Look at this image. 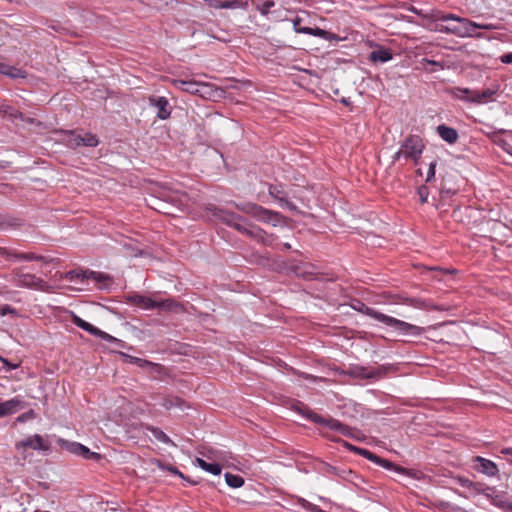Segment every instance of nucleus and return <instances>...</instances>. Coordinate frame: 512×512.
Listing matches in <instances>:
<instances>
[{
  "instance_id": "obj_29",
  "label": "nucleus",
  "mask_w": 512,
  "mask_h": 512,
  "mask_svg": "<svg viewBox=\"0 0 512 512\" xmlns=\"http://www.w3.org/2000/svg\"><path fill=\"white\" fill-rule=\"evenodd\" d=\"M206 3L211 8L215 9H233L238 7V1L232 0V1H222V0H206Z\"/></svg>"
},
{
  "instance_id": "obj_44",
  "label": "nucleus",
  "mask_w": 512,
  "mask_h": 512,
  "mask_svg": "<svg viewBox=\"0 0 512 512\" xmlns=\"http://www.w3.org/2000/svg\"><path fill=\"white\" fill-rule=\"evenodd\" d=\"M269 194L279 201H284L283 192L277 186L270 185Z\"/></svg>"
},
{
  "instance_id": "obj_27",
  "label": "nucleus",
  "mask_w": 512,
  "mask_h": 512,
  "mask_svg": "<svg viewBox=\"0 0 512 512\" xmlns=\"http://www.w3.org/2000/svg\"><path fill=\"white\" fill-rule=\"evenodd\" d=\"M0 74L8 76L12 79L26 77V72L24 70L5 63H0Z\"/></svg>"
},
{
  "instance_id": "obj_12",
  "label": "nucleus",
  "mask_w": 512,
  "mask_h": 512,
  "mask_svg": "<svg viewBox=\"0 0 512 512\" xmlns=\"http://www.w3.org/2000/svg\"><path fill=\"white\" fill-rule=\"evenodd\" d=\"M386 372L387 368L383 366L371 370L363 366H354L349 369L348 374L359 379H380Z\"/></svg>"
},
{
  "instance_id": "obj_52",
  "label": "nucleus",
  "mask_w": 512,
  "mask_h": 512,
  "mask_svg": "<svg viewBox=\"0 0 512 512\" xmlns=\"http://www.w3.org/2000/svg\"><path fill=\"white\" fill-rule=\"evenodd\" d=\"M501 61L506 64H512V52L502 55Z\"/></svg>"
},
{
  "instance_id": "obj_6",
  "label": "nucleus",
  "mask_w": 512,
  "mask_h": 512,
  "mask_svg": "<svg viewBox=\"0 0 512 512\" xmlns=\"http://www.w3.org/2000/svg\"><path fill=\"white\" fill-rule=\"evenodd\" d=\"M424 147L423 141L419 136L409 135L401 144L400 149L394 154L393 161L395 162L399 160L401 156H404L405 158H410L417 163L421 157Z\"/></svg>"
},
{
  "instance_id": "obj_25",
  "label": "nucleus",
  "mask_w": 512,
  "mask_h": 512,
  "mask_svg": "<svg viewBox=\"0 0 512 512\" xmlns=\"http://www.w3.org/2000/svg\"><path fill=\"white\" fill-rule=\"evenodd\" d=\"M437 133L439 136L449 144L457 142L459 135L456 129L446 126L444 124L437 127Z\"/></svg>"
},
{
  "instance_id": "obj_20",
  "label": "nucleus",
  "mask_w": 512,
  "mask_h": 512,
  "mask_svg": "<svg viewBox=\"0 0 512 512\" xmlns=\"http://www.w3.org/2000/svg\"><path fill=\"white\" fill-rule=\"evenodd\" d=\"M377 465H380L382 466L383 468L387 469V470H393L399 474H402V475H405V476H408V477H415L416 476V473L414 472V470H410V469H407V468H404L402 466H399L387 459H384V458H381L380 456H378L376 462H375Z\"/></svg>"
},
{
  "instance_id": "obj_57",
  "label": "nucleus",
  "mask_w": 512,
  "mask_h": 512,
  "mask_svg": "<svg viewBox=\"0 0 512 512\" xmlns=\"http://www.w3.org/2000/svg\"><path fill=\"white\" fill-rule=\"evenodd\" d=\"M510 149H512V147H511V146H509V148H505L506 152H508V153L512 154V152H511V150H510Z\"/></svg>"
},
{
  "instance_id": "obj_43",
  "label": "nucleus",
  "mask_w": 512,
  "mask_h": 512,
  "mask_svg": "<svg viewBox=\"0 0 512 512\" xmlns=\"http://www.w3.org/2000/svg\"><path fill=\"white\" fill-rule=\"evenodd\" d=\"M417 193L419 195L421 203H426L427 200H428V196H429V189H428V187L425 186V185L420 186L418 188Z\"/></svg>"
},
{
  "instance_id": "obj_18",
  "label": "nucleus",
  "mask_w": 512,
  "mask_h": 512,
  "mask_svg": "<svg viewBox=\"0 0 512 512\" xmlns=\"http://www.w3.org/2000/svg\"><path fill=\"white\" fill-rule=\"evenodd\" d=\"M25 405L26 402L19 397L2 402L0 403V417L14 414L23 409Z\"/></svg>"
},
{
  "instance_id": "obj_10",
  "label": "nucleus",
  "mask_w": 512,
  "mask_h": 512,
  "mask_svg": "<svg viewBox=\"0 0 512 512\" xmlns=\"http://www.w3.org/2000/svg\"><path fill=\"white\" fill-rule=\"evenodd\" d=\"M14 278L17 287L48 291L49 285L41 278L29 273H16Z\"/></svg>"
},
{
  "instance_id": "obj_21",
  "label": "nucleus",
  "mask_w": 512,
  "mask_h": 512,
  "mask_svg": "<svg viewBox=\"0 0 512 512\" xmlns=\"http://www.w3.org/2000/svg\"><path fill=\"white\" fill-rule=\"evenodd\" d=\"M166 410H171L173 408H179L180 410H184L189 408V405L185 400L178 396L167 395L161 398V402L159 403Z\"/></svg>"
},
{
  "instance_id": "obj_47",
  "label": "nucleus",
  "mask_w": 512,
  "mask_h": 512,
  "mask_svg": "<svg viewBox=\"0 0 512 512\" xmlns=\"http://www.w3.org/2000/svg\"><path fill=\"white\" fill-rule=\"evenodd\" d=\"M459 482L461 484V486L463 487H467V488H471L472 486H481V483L479 482H473L467 478H460L459 479Z\"/></svg>"
},
{
  "instance_id": "obj_56",
  "label": "nucleus",
  "mask_w": 512,
  "mask_h": 512,
  "mask_svg": "<svg viewBox=\"0 0 512 512\" xmlns=\"http://www.w3.org/2000/svg\"><path fill=\"white\" fill-rule=\"evenodd\" d=\"M213 37H214L215 39H217V40H220V41H224V42L226 41V39H224V38H220V37H218V36H213Z\"/></svg>"
},
{
  "instance_id": "obj_22",
  "label": "nucleus",
  "mask_w": 512,
  "mask_h": 512,
  "mask_svg": "<svg viewBox=\"0 0 512 512\" xmlns=\"http://www.w3.org/2000/svg\"><path fill=\"white\" fill-rule=\"evenodd\" d=\"M393 53L391 49L377 46V48L370 52L368 59L373 63H385L391 60Z\"/></svg>"
},
{
  "instance_id": "obj_26",
  "label": "nucleus",
  "mask_w": 512,
  "mask_h": 512,
  "mask_svg": "<svg viewBox=\"0 0 512 512\" xmlns=\"http://www.w3.org/2000/svg\"><path fill=\"white\" fill-rule=\"evenodd\" d=\"M156 308L165 310V311H171V312H182L184 310V307L181 303L173 300V299H165V300H156Z\"/></svg>"
},
{
  "instance_id": "obj_41",
  "label": "nucleus",
  "mask_w": 512,
  "mask_h": 512,
  "mask_svg": "<svg viewBox=\"0 0 512 512\" xmlns=\"http://www.w3.org/2000/svg\"><path fill=\"white\" fill-rule=\"evenodd\" d=\"M408 10L424 19H429L431 20V14H432V9L429 11V12H424L423 10L421 9H417L416 7L414 6H410L408 8Z\"/></svg>"
},
{
  "instance_id": "obj_33",
  "label": "nucleus",
  "mask_w": 512,
  "mask_h": 512,
  "mask_svg": "<svg viewBox=\"0 0 512 512\" xmlns=\"http://www.w3.org/2000/svg\"><path fill=\"white\" fill-rule=\"evenodd\" d=\"M487 497L491 498L493 505L503 510H512V504L504 500L500 495L491 492L487 493Z\"/></svg>"
},
{
  "instance_id": "obj_13",
  "label": "nucleus",
  "mask_w": 512,
  "mask_h": 512,
  "mask_svg": "<svg viewBox=\"0 0 512 512\" xmlns=\"http://www.w3.org/2000/svg\"><path fill=\"white\" fill-rule=\"evenodd\" d=\"M72 322L77 327L83 329L84 331L90 333L91 335L99 337L102 340H106L108 342L117 341V339L115 337H113V336L109 335L108 333L98 329L97 327H95L92 324L86 322L85 320H83L82 318H80L79 316H77L75 314H73V316H72Z\"/></svg>"
},
{
  "instance_id": "obj_36",
  "label": "nucleus",
  "mask_w": 512,
  "mask_h": 512,
  "mask_svg": "<svg viewBox=\"0 0 512 512\" xmlns=\"http://www.w3.org/2000/svg\"><path fill=\"white\" fill-rule=\"evenodd\" d=\"M149 431H151V433L153 434V436L160 442L162 443H165V444H170L172 443L171 439L159 428L157 427H148L147 428Z\"/></svg>"
},
{
  "instance_id": "obj_14",
  "label": "nucleus",
  "mask_w": 512,
  "mask_h": 512,
  "mask_svg": "<svg viewBox=\"0 0 512 512\" xmlns=\"http://www.w3.org/2000/svg\"><path fill=\"white\" fill-rule=\"evenodd\" d=\"M148 102L151 107H155L157 109V118L161 120H166L170 118L172 108L166 97L152 95L148 98Z\"/></svg>"
},
{
  "instance_id": "obj_9",
  "label": "nucleus",
  "mask_w": 512,
  "mask_h": 512,
  "mask_svg": "<svg viewBox=\"0 0 512 512\" xmlns=\"http://www.w3.org/2000/svg\"><path fill=\"white\" fill-rule=\"evenodd\" d=\"M57 444L62 449L66 450L72 454L82 456L85 459L99 460L101 458L99 453L90 451L89 448H87L86 446H84L78 442H71V441L65 440L63 438H58Z\"/></svg>"
},
{
  "instance_id": "obj_11",
  "label": "nucleus",
  "mask_w": 512,
  "mask_h": 512,
  "mask_svg": "<svg viewBox=\"0 0 512 512\" xmlns=\"http://www.w3.org/2000/svg\"><path fill=\"white\" fill-rule=\"evenodd\" d=\"M66 143L70 148H77L79 146L96 147L99 143L96 135L86 132L83 135L71 131L68 134Z\"/></svg>"
},
{
  "instance_id": "obj_1",
  "label": "nucleus",
  "mask_w": 512,
  "mask_h": 512,
  "mask_svg": "<svg viewBox=\"0 0 512 512\" xmlns=\"http://www.w3.org/2000/svg\"><path fill=\"white\" fill-rule=\"evenodd\" d=\"M431 20L435 22H440L436 24L435 30L448 34H453L458 37H480V34L475 33L476 29H499L498 24L477 23L467 18L456 16L452 13H444L437 9H432Z\"/></svg>"
},
{
  "instance_id": "obj_34",
  "label": "nucleus",
  "mask_w": 512,
  "mask_h": 512,
  "mask_svg": "<svg viewBox=\"0 0 512 512\" xmlns=\"http://www.w3.org/2000/svg\"><path fill=\"white\" fill-rule=\"evenodd\" d=\"M225 481L232 488H240L244 484V479L241 476L231 473L225 474Z\"/></svg>"
},
{
  "instance_id": "obj_53",
  "label": "nucleus",
  "mask_w": 512,
  "mask_h": 512,
  "mask_svg": "<svg viewBox=\"0 0 512 512\" xmlns=\"http://www.w3.org/2000/svg\"><path fill=\"white\" fill-rule=\"evenodd\" d=\"M281 203H283L289 210H295L296 209V206L288 201L287 199L284 198V201H280Z\"/></svg>"
},
{
  "instance_id": "obj_46",
  "label": "nucleus",
  "mask_w": 512,
  "mask_h": 512,
  "mask_svg": "<svg viewBox=\"0 0 512 512\" xmlns=\"http://www.w3.org/2000/svg\"><path fill=\"white\" fill-rule=\"evenodd\" d=\"M298 375H299V377H301V378H303L305 380L312 381V382H323V381H325V378L314 376V375H311V374H308V373H305V372H300Z\"/></svg>"
},
{
  "instance_id": "obj_4",
  "label": "nucleus",
  "mask_w": 512,
  "mask_h": 512,
  "mask_svg": "<svg viewBox=\"0 0 512 512\" xmlns=\"http://www.w3.org/2000/svg\"><path fill=\"white\" fill-rule=\"evenodd\" d=\"M297 410L300 414H302L307 419H309L310 421H312L316 424L327 426L331 430H335L344 436H348V437L353 436V429L350 428L349 426L341 423L340 421H338L336 419H333V418L325 419L322 416H320L319 414L314 413L313 411H311L308 407H306L304 405H302L301 407H298Z\"/></svg>"
},
{
  "instance_id": "obj_58",
  "label": "nucleus",
  "mask_w": 512,
  "mask_h": 512,
  "mask_svg": "<svg viewBox=\"0 0 512 512\" xmlns=\"http://www.w3.org/2000/svg\"><path fill=\"white\" fill-rule=\"evenodd\" d=\"M441 193H442V194H444V193L449 194V193H450V191L448 190V191L444 192V191L442 190V191H441Z\"/></svg>"
},
{
  "instance_id": "obj_5",
  "label": "nucleus",
  "mask_w": 512,
  "mask_h": 512,
  "mask_svg": "<svg viewBox=\"0 0 512 512\" xmlns=\"http://www.w3.org/2000/svg\"><path fill=\"white\" fill-rule=\"evenodd\" d=\"M236 208L260 222L272 223L275 226L280 221L279 213L255 203L236 204Z\"/></svg>"
},
{
  "instance_id": "obj_2",
  "label": "nucleus",
  "mask_w": 512,
  "mask_h": 512,
  "mask_svg": "<svg viewBox=\"0 0 512 512\" xmlns=\"http://www.w3.org/2000/svg\"><path fill=\"white\" fill-rule=\"evenodd\" d=\"M211 216L215 219L222 221L226 225L236 229L241 234L248 236L264 245H271L273 242L272 236L266 234L260 227L250 223L242 216L228 211L226 209L211 206L208 208Z\"/></svg>"
},
{
  "instance_id": "obj_39",
  "label": "nucleus",
  "mask_w": 512,
  "mask_h": 512,
  "mask_svg": "<svg viewBox=\"0 0 512 512\" xmlns=\"http://www.w3.org/2000/svg\"><path fill=\"white\" fill-rule=\"evenodd\" d=\"M298 502L300 503V505L308 510V511H311V512H324L322 509H320L317 505H314L312 503H310L309 501H307L306 499L304 498H299L298 499Z\"/></svg>"
},
{
  "instance_id": "obj_19",
  "label": "nucleus",
  "mask_w": 512,
  "mask_h": 512,
  "mask_svg": "<svg viewBox=\"0 0 512 512\" xmlns=\"http://www.w3.org/2000/svg\"><path fill=\"white\" fill-rule=\"evenodd\" d=\"M0 255L4 256L6 258H14L16 260H26V261H43L45 263H49L50 260H48L46 257L41 255H36L34 253H17V252H10L6 248L0 247Z\"/></svg>"
},
{
  "instance_id": "obj_42",
  "label": "nucleus",
  "mask_w": 512,
  "mask_h": 512,
  "mask_svg": "<svg viewBox=\"0 0 512 512\" xmlns=\"http://www.w3.org/2000/svg\"><path fill=\"white\" fill-rule=\"evenodd\" d=\"M36 417V414L34 410L30 409L29 411L19 415L16 419L17 422L24 423L28 420L34 419Z\"/></svg>"
},
{
  "instance_id": "obj_59",
  "label": "nucleus",
  "mask_w": 512,
  "mask_h": 512,
  "mask_svg": "<svg viewBox=\"0 0 512 512\" xmlns=\"http://www.w3.org/2000/svg\"><path fill=\"white\" fill-rule=\"evenodd\" d=\"M510 224H511V226H512V220L510 221Z\"/></svg>"
},
{
  "instance_id": "obj_40",
  "label": "nucleus",
  "mask_w": 512,
  "mask_h": 512,
  "mask_svg": "<svg viewBox=\"0 0 512 512\" xmlns=\"http://www.w3.org/2000/svg\"><path fill=\"white\" fill-rule=\"evenodd\" d=\"M130 359V362L133 364L138 365L139 367H148V366H154V364L148 360L141 359L138 357L128 356Z\"/></svg>"
},
{
  "instance_id": "obj_15",
  "label": "nucleus",
  "mask_w": 512,
  "mask_h": 512,
  "mask_svg": "<svg viewBox=\"0 0 512 512\" xmlns=\"http://www.w3.org/2000/svg\"><path fill=\"white\" fill-rule=\"evenodd\" d=\"M461 95L459 96L461 99H466L471 102L476 103H485L488 100L492 99L495 91L491 89L480 91H470L469 89H459Z\"/></svg>"
},
{
  "instance_id": "obj_17",
  "label": "nucleus",
  "mask_w": 512,
  "mask_h": 512,
  "mask_svg": "<svg viewBox=\"0 0 512 512\" xmlns=\"http://www.w3.org/2000/svg\"><path fill=\"white\" fill-rule=\"evenodd\" d=\"M126 300L129 304L145 310L155 309L157 305L155 299L137 293L128 294Z\"/></svg>"
},
{
  "instance_id": "obj_45",
  "label": "nucleus",
  "mask_w": 512,
  "mask_h": 512,
  "mask_svg": "<svg viewBox=\"0 0 512 512\" xmlns=\"http://www.w3.org/2000/svg\"><path fill=\"white\" fill-rule=\"evenodd\" d=\"M470 489L474 490L477 493H483L487 496V493H496L494 488L485 486L481 483V486H472Z\"/></svg>"
},
{
  "instance_id": "obj_54",
  "label": "nucleus",
  "mask_w": 512,
  "mask_h": 512,
  "mask_svg": "<svg viewBox=\"0 0 512 512\" xmlns=\"http://www.w3.org/2000/svg\"><path fill=\"white\" fill-rule=\"evenodd\" d=\"M501 453L505 455H512V448H504L501 450Z\"/></svg>"
},
{
  "instance_id": "obj_37",
  "label": "nucleus",
  "mask_w": 512,
  "mask_h": 512,
  "mask_svg": "<svg viewBox=\"0 0 512 512\" xmlns=\"http://www.w3.org/2000/svg\"><path fill=\"white\" fill-rule=\"evenodd\" d=\"M87 279H92L99 283H105L106 281L110 280V276L102 273V272H96V271H88Z\"/></svg>"
},
{
  "instance_id": "obj_3",
  "label": "nucleus",
  "mask_w": 512,
  "mask_h": 512,
  "mask_svg": "<svg viewBox=\"0 0 512 512\" xmlns=\"http://www.w3.org/2000/svg\"><path fill=\"white\" fill-rule=\"evenodd\" d=\"M350 306L355 311H358V312L363 313L371 318H374L375 320L382 322L389 327H393L402 333H405V334L411 333L413 335L418 336V335H421L424 331V329L421 327L412 325L410 323L404 322L402 320H399L394 317L383 314L381 312H378V311L374 310L373 308L365 305L359 299H353L350 303Z\"/></svg>"
},
{
  "instance_id": "obj_7",
  "label": "nucleus",
  "mask_w": 512,
  "mask_h": 512,
  "mask_svg": "<svg viewBox=\"0 0 512 512\" xmlns=\"http://www.w3.org/2000/svg\"><path fill=\"white\" fill-rule=\"evenodd\" d=\"M31 448L33 450H39L43 452L50 451L51 445L49 442L45 441L43 437L39 434H34L25 439H22L15 444V449L21 453L22 459L25 460L27 458L26 450Z\"/></svg>"
},
{
  "instance_id": "obj_49",
  "label": "nucleus",
  "mask_w": 512,
  "mask_h": 512,
  "mask_svg": "<svg viewBox=\"0 0 512 512\" xmlns=\"http://www.w3.org/2000/svg\"><path fill=\"white\" fill-rule=\"evenodd\" d=\"M435 168H436V162H431L429 165V170L426 177V182H430L434 176H435Z\"/></svg>"
},
{
  "instance_id": "obj_31",
  "label": "nucleus",
  "mask_w": 512,
  "mask_h": 512,
  "mask_svg": "<svg viewBox=\"0 0 512 512\" xmlns=\"http://www.w3.org/2000/svg\"><path fill=\"white\" fill-rule=\"evenodd\" d=\"M123 249H124V253L126 256H129V257H138L140 255H142V250L139 248V246L129 240V241H125L123 243Z\"/></svg>"
},
{
  "instance_id": "obj_16",
  "label": "nucleus",
  "mask_w": 512,
  "mask_h": 512,
  "mask_svg": "<svg viewBox=\"0 0 512 512\" xmlns=\"http://www.w3.org/2000/svg\"><path fill=\"white\" fill-rule=\"evenodd\" d=\"M474 466L473 468L484 475H487L489 477H494L498 474V468L497 465L486 458H483L481 456H476L473 460Z\"/></svg>"
},
{
  "instance_id": "obj_38",
  "label": "nucleus",
  "mask_w": 512,
  "mask_h": 512,
  "mask_svg": "<svg viewBox=\"0 0 512 512\" xmlns=\"http://www.w3.org/2000/svg\"><path fill=\"white\" fill-rule=\"evenodd\" d=\"M275 6L273 0H266L262 3L257 4L256 9L263 15L266 16L270 12V9Z\"/></svg>"
},
{
  "instance_id": "obj_35",
  "label": "nucleus",
  "mask_w": 512,
  "mask_h": 512,
  "mask_svg": "<svg viewBox=\"0 0 512 512\" xmlns=\"http://www.w3.org/2000/svg\"><path fill=\"white\" fill-rule=\"evenodd\" d=\"M87 276H88V271H76V270H71V271H68L67 273H65L64 275V278L69 280V281H76V280H80V281H84L87 279Z\"/></svg>"
},
{
  "instance_id": "obj_23",
  "label": "nucleus",
  "mask_w": 512,
  "mask_h": 512,
  "mask_svg": "<svg viewBox=\"0 0 512 512\" xmlns=\"http://www.w3.org/2000/svg\"><path fill=\"white\" fill-rule=\"evenodd\" d=\"M173 85L184 91L188 92L190 94H198L200 93V87L202 86L200 83L194 81V80H182V79H174Z\"/></svg>"
},
{
  "instance_id": "obj_30",
  "label": "nucleus",
  "mask_w": 512,
  "mask_h": 512,
  "mask_svg": "<svg viewBox=\"0 0 512 512\" xmlns=\"http://www.w3.org/2000/svg\"><path fill=\"white\" fill-rule=\"evenodd\" d=\"M196 462L199 467L213 475H219L221 473L222 468L218 463H208L201 458H197Z\"/></svg>"
},
{
  "instance_id": "obj_32",
  "label": "nucleus",
  "mask_w": 512,
  "mask_h": 512,
  "mask_svg": "<svg viewBox=\"0 0 512 512\" xmlns=\"http://www.w3.org/2000/svg\"><path fill=\"white\" fill-rule=\"evenodd\" d=\"M345 446L351 450V451H354L356 452L357 454L363 456L364 458L372 461V462H376L377 458H378V455L374 454L373 452L367 450V449H364V448H360V447H356L352 444H349V443H345Z\"/></svg>"
},
{
  "instance_id": "obj_28",
  "label": "nucleus",
  "mask_w": 512,
  "mask_h": 512,
  "mask_svg": "<svg viewBox=\"0 0 512 512\" xmlns=\"http://www.w3.org/2000/svg\"><path fill=\"white\" fill-rule=\"evenodd\" d=\"M403 303L419 309L441 310L440 307L420 298H401Z\"/></svg>"
},
{
  "instance_id": "obj_8",
  "label": "nucleus",
  "mask_w": 512,
  "mask_h": 512,
  "mask_svg": "<svg viewBox=\"0 0 512 512\" xmlns=\"http://www.w3.org/2000/svg\"><path fill=\"white\" fill-rule=\"evenodd\" d=\"M302 22H303V19L299 16L295 17L292 20L293 29L296 33L308 34V35L320 37L327 41H337L340 39L338 35L330 32V31L321 29L319 27L311 28V27H307V26H302Z\"/></svg>"
},
{
  "instance_id": "obj_24",
  "label": "nucleus",
  "mask_w": 512,
  "mask_h": 512,
  "mask_svg": "<svg viewBox=\"0 0 512 512\" xmlns=\"http://www.w3.org/2000/svg\"><path fill=\"white\" fill-rule=\"evenodd\" d=\"M0 113L10 117L11 119H20L22 121H26L28 123H33L34 119L26 117L23 113L18 111L16 108L9 104H1L0 105Z\"/></svg>"
},
{
  "instance_id": "obj_50",
  "label": "nucleus",
  "mask_w": 512,
  "mask_h": 512,
  "mask_svg": "<svg viewBox=\"0 0 512 512\" xmlns=\"http://www.w3.org/2000/svg\"><path fill=\"white\" fill-rule=\"evenodd\" d=\"M160 467L162 469H166V470L170 471L173 474L178 475L179 477H181L183 479L185 478L184 475L174 466H171V465H169V466L160 465Z\"/></svg>"
},
{
  "instance_id": "obj_48",
  "label": "nucleus",
  "mask_w": 512,
  "mask_h": 512,
  "mask_svg": "<svg viewBox=\"0 0 512 512\" xmlns=\"http://www.w3.org/2000/svg\"><path fill=\"white\" fill-rule=\"evenodd\" d=\"M8 314H16V310L12 308L10 305L0 306V315L5 316Z\"/></svg>"
},
{
  "instance_id": "obj_51",
  "label": "nucleus",
  "mask_w": 512,
  "mask_h": 512,
  "mask_svg": "<svg viewBox=\"0 0 512 512\" xmlns=\"http://www.w3.org/2000/svg\"><path fill=\"white\" fill-rule=\"evenodd\" d=\"M0 359L2 360L4 367H6L8 371L15 370L19 367V364L10 363L8 360L3 358Z\"/></svg>"
},
{
  "instance_id": "obj_55",
  "label": "nucleus",
  "mask_w": 512,
  "mask_h": 512,
  "mask_svg": "<svg viewBox=\"0 0 512 512\" xmlns=\"http://www.w3.org/2000/svg\"><path fill=\"white\" fill-rule=\"evenodd\" d=\"M283 247H284V249L288 250V249H290V248H291V245H290L289 243H285V244L283 245Z\"/></svg>"
}]
</instances>
